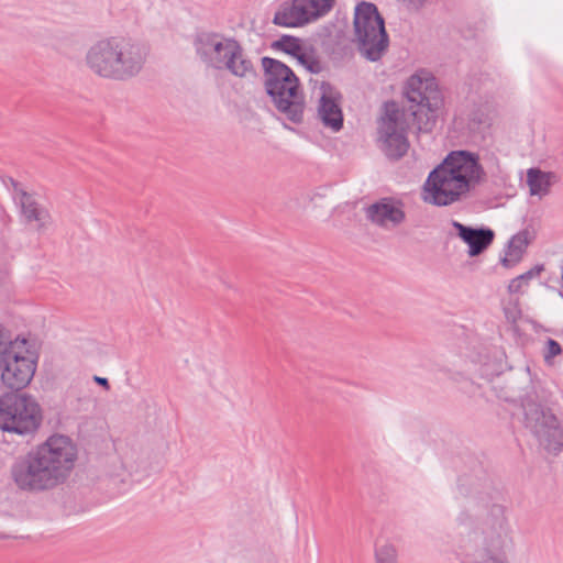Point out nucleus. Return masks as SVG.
<instances>
[{"instance_id": "obj_1", "label": "nucleus", "mask_w": 563, "mask_h": 563, "mask_svg": "<svg viewBox=\"0 0 563 563\" xmlns=\"http://www.w3.org/2000/svg\"><path fill=\"white\" fill-rule=\"evenodd\" d=\"M77 454L69 437L53 434L14 461L10 470L12 481L26 493L52 490L70 475Z\"/></svg>"}, {"instance_id": "obj_2", "label": "nucleus", "mask_w": 563, "mask_h": 563, "mask_svg": "<svg viewBox=\"0 0 563 563\" xmlns=\"http://www.w3.org/2000/svg\"><path fill=\"white\" fill-rule=\"evenodd\" d=\"M476 503L468 500L466 510L461 512L459 521L465 526L462 532L460 550L464 563H508L507 549L511 544L510 529L501 505H488L485 500V514L476 510Z\"/></svg>"}, {"instance_id": "obj_3", "label": "nucleus", "mask_w": 563, "mask_h": 563, "mask_svg": "<svg viewBox=\"0 0 563 563\" xmlns=\"http://www.w3.org/2000/svg\"><path fill=\"white\" fill-rule=\"evenodd\" d=\"M147 58L146 47L137 41L111 36L93 43L85 62L90 71L103 79L128 81L143 69Z\"/></svg>"}, {"instance_id": "obj_4", "label": "nucleus", "mask_w": 563, "mask_h": 563, "mask_svg": "<svg viewBox=\"0 0 563 563\" xmlns=\"http://www.w3.org/2000/svg\"><path fill=\"white\" fill-rule=\"evenodd\" d=\"M484 174L475 154L456 151L429 174L424 188L431 195V203L449 206L478 185Z\"/></svg>"}, {"instance_id": "obj_5", "label": "nucleus", "mask_w": 563, "mask_h": 563, "mask_svg": "<svg viewBox=\"0 0 563 563\" xmlns=\"http://www.w3.org/2000/svg\"><path fill=\"white\" fill-rule=\"evenodd\" d=\"M264 86L276 109L294 123L303 118L305 98L298 77L286 64L272 57H263Z\"/></svg>"}, {"instance_id": "obj_6", "label": "nucleus", "mask_w": 563, "mask_h": 563, "mask_svg": "<svg viewBox=\"0 0 563 563\" xmlns=\"http://www.w3.org/2000/svg\"><path fill=\"white\" fill-rule=\"evenodd\" d=\"M353 25L358 53L369 62H378L388 51L389 36L377 7L360 2L354 10Z\"/></svg>"}, {"instance_id": "obj_7", "label": "nucleus", "mask_w": 563, "mask_h": 563, "mask_svg": "<svg viewBox=\"0 0 563 563\" xmlns=\"http://www.w3.org/2000/svg\"><path fill=\"white\" fill-rule=\"evenodd\" d=\"M25 338H13L11 331L0 324V376L11 393H21L32 380L36 363L22 355Z\"/></svg>"}, {"instance_id": "obj_8", "label": "nucleus", "mask_w": 563, "mask_h": 563, "mask_svg": "<svg viewBox=\"0 0 563 563\" xmlns=\"http://www.w3.org/2000/svg\"><path fill=\"white\" fill-rule=\"evenodd\" d=\"M43 420L37 401L25 393H4L0 396V429L27 435L34 433Z\"/></svg>"}, {"instance_id": "obj_9", "label": "nucleus", "mask_w": 563, "mask_h": 563, "mask_svg": "<svg viewBox=\"0 0 563 563\" xmlns=\"http://www.w3.org/2000/svg\"><path fill=\"white\" fill-rule=\"evenodd\" d=\"M522 409L526 429L547 452L558 455L563 449V428L558 417L529 396L522 400Z\"/></svg>"}, {"instance_id": "obj_10", "label": "nucleus", "mask_w": 563, "mask_h": 563, "mask_svg": "<svg viewBox=\"0 0 563 563\" xmlns=\"http://www.w3.org/2000/svg\"><path fill=\"white\" fill-rule=\"evenodd\" d=\"M383 111V115L378 120V140L384 154L391 161H398L406 155L409 148L408 124L404 120V112L395 101L385 102Z\"/></svg>"}, {"instance_id": "obj_11", "label": "nucleus", "mask_w": 563, "mask_h": 563, "mask_svg": "<svg viewBox=\"0 0 563 563\" xmlns=\"http://www.w3.org/2000/svg\"><path fill=\"white\" fill-rule=\"evenodd\" d=\"M405 96L411 103V114L416 119H420L422 114L427 117L428 121L435 118L437 111L443 103L434 77L411 76L406 84Z\"/></svg>"}, {"instance_id": "obj_12", "label": "nucleus", "mask_w": 563, "mask_h": 563, "mask_svg": "<svg viewBox=\"0 0 563 563\" xmlns=\"http://www.w3.org/2000/svg\"><path fill=\"white\" fill-rule=\"evenodd\" d=\"M236 41L218 32L201 31L194 36L192 46L206 68L217 70Z\"/></svg>"}, {"instance_id": "obj_13", "label": "nucleus", "mask_w": 563, "mask_h": 563, "mask_svg": "<svg viewBox=\"0 0 563 563\" xmlns=\"http://www.w3.org/2000/svg\"><path fill=\"white\" fill-rule=\"evenodd\" d=\"M401 200L384 197L365 209V216L373 224L383 229H394L402 224L406 220Z\"/></svg>"}, {"instance_id": "obj_14", "label": "nucleus", "mask_w": 563, "mask_h": 563, "mask_svg": "<svg viewBox=\"0 0 563 563\" xmlns=\"http://www.w3.org/2000/svg\"><path fill=\"white\" fill-rule=\"evenodd\" d=\"M217 70H225L234 77L247 80L255 79L258 76L254 63L239 41L229 51Z\"/></svg>"}, {"instance_id": "obj_15", "label": "nucleus", "mask_w": 563, "mask_h": 563, "mask_svg": "<svg viewBox=\"0 0 563 563\" xmlns=\"http://www.w3.org/2000/svg\"><path fill=\"white\" fill-rule=\"evenodd\" d=\"M452 227L457 236L467 244L471 257L481 255L494 242L495 233L489 228H472L453 220Z\"/></svg>"}, {"instance_id": "obj_16", "label": "nucleus", "mask_w": 563, "mask_h": 563, "mask_svg": "<svg viewBox=\"0 0 563 563\" xmlns=\"http://www.w3.org/2000/svg\"><path fill=\"white\" fill-rule=\"evenodd\" d=\"M313 22L303 0H286L275 12L273 23L278 26L297 27Z\"/></svg>"}, {"instance_id": "obj_17", "label": "nucleus", "mask_w": 563, "mask_h": 563, "mask_svg": "<svg viewBox=\"0 0 563 563\" xmlns=\"http://www.w3.org/2000/svg\"><path fill=\"white\" fill-rule=\"evenodd\" d=\"M318 114L322 123L333 131H340L343 126V114L339 101L332 96V87L329 82L321 84Z\"/></svg>"}, {"instance_id": "obj_18", "label": "nucleus", "mask_w": 563, "mask_h": 563, "mask_svg": "<svg viewBox=\"0 0 563 563\" xmlns=\"http://www.w3.org/2000/svg\"><path fill=\"white\" fill-rule=\"evenodd\" d=\"M16 201L27 223L35 222L37 230H43L46 227L49 220V213L45 208L40 206L33 195L27 191H21V197Z\"/></svg>"}, {"instance_id": "obj_19", "label": "nucleus", "mask_w": 563, "mask_h": 563, "mask_svg": "<svg viewBox=\"0 0 563 563\" xmlns=\"http://www.w3.org/2000/svg\"><path fill=\"white\" fill-rule=\"evenodd\" d=\"M532 239L533 236L528 230H521L516 233L508 242L505 256L501 258L503 266L511 268L517 265L522 260Z\"/></svg>"}, {"instance_id": "obj_20", "label": "nucleus", "mask_w": 563, "mask_h": 563, "mask_svg": "<svg viewBox=\"0 0 563 563\" xmlns=\"http://www.w3.org/2000/svg\"><path fill=\"white\" fill-rule=\"evenodd\" d=\"M558 176L553 172H544L540 168H529L527 172V184L531 196H547Z\"/></svg>"}, {"instance_id": "obj_21", "label": "nucleus", "mask_w": 563, "mask_h": 563, "mask_svg": "<svg viewBox=\"0 0 563 563\" xmlns=\"http://www.w3.org/2000/svg\"><path fill=\"white\" fill-rule=\"evenodd\" d=\"M544 271V266L542 264H538L533 266L528 272L517 276L516 278L511 279L508 285V291L510 294H520L522 292L523 287L529 285V282L541 274V272Z\"/></svg>"}, {"instance_id": "obj_22", "label": "nucleus", "mask_w": 563, "mask_h": 563, "mask_svg": "<svg viewBox=\"0 0 563 563\" xmlns=\"http://www.w3.org/2000/svg\"><path fill=\"white\" fill-rule=\"evenodd\" d=\"M272 48L282 51L295 58L302 51L300 40L291 35H283L279 40L272 43Z\"/></svg>"}, {"instance_id": "obj_23", "label": "nucleus", "mask_w": 563, "mask_h": 563, "mask_svg": "<svg viewBox=\"0 0 563 563\" xmlns=\"http://www.w3.org/2000/svg\"><path fill=\"white\" fill-rule=\"evenodd\" d=\"M303 3L312 21H316L332 10L335 0H303Z\"/></svg>"}, {"instance_id": "obj_24", "label": "nucleus", "mask_w": 563, "mask_h": 563, "mask_svg": "<svg viewBox=\"0 0 563 563\" xmlns=\"http://www.w3.org/2000/svg\"><path fill=\"white\" fill-rule=\"evenodd\" d=\"M298 63L302 65L311 74H319L323 70V66L319 58L314 55L313 49H302L296 57Z\"/></svg>"}, {"instance_id": "obj_25", "label": "nucleus", "mask_w": 563, "mask_h": 563, "mask_svg": "<svg viewBox=\"0 0 563 563\" xmlns=\"http://www.w3.org/2000/svg\"><path fill=\"white\" fill-rule=\"evenodd\" d=\"M376 563H398V553L393 544L386 543L375 550Z\"/></svg>"}, {"instance_id": "obj_26", "label": "nucleus", "mask_w": 563, "mask_h": 563, "mask_svg": "<svg viewBox=\"0 0 563 563\" xmlns=\"http://www.w3.org/2000/svg\"><path fill=\"white\" fill-rule=\"evenodd\" d=\"M562 353L561 345L553 339H549L547 341V352L544 354L545 360L548 361L551 357H554Z\"/></svg>"}, {"instance_id": "obj_27", "label": "nucleus", "mask_w": 563, "mask_h": 563, "mask_svg": "<svg viewBox=\"0 0 563 563\" xmlns=\"http://www.w3.org/2000/svg\"><path fill=\"white\" fill-rule=\"evenodd\" d=\"M509 305H511V307L508 306L504 308L506 319L510 322H516L520 317V310L517 308L518 303L516 301L514 303L510 302Z\"/></svg>"}, {"instance_id": "obj_28", "label": "nucleus", "mask_w": 563, "mask_h": 563, "mask_svg": "<svg viewBox=\"0 0 563 563\" xmlns=\"http://www.w3.org/2000/svg\"><path fill=\"white\" fill-rule=\"evenodd\" d=\"M470 128L475 129L476 126H479L484 123V113L481 111H473L470 118Z\"/></svg>"}, {"instance_id": "obj_29", "label": "nucleus", "mask_w": 563, "mask_h": 563, "mask_svg": "<svg viewBox=\"0 0 563 563\" xmlns=\"http://www.w3.org/2000/svg\"><path fill=\"white\" fill-rule=\"evenodd\" d=\"M7 185L10 186V188L13 190L14 192V199L18 200L20 197H21V191H25L22 187H21V184L19 181H16L15 179H13L12 177H9L8 178V183H5Z\"/></svg>"}, {"instance_id": "obj_30", "label": "nucleus", "mask_w": 563, "mask_h": 563, "mask_svg": "<svg viewBox=\"0 0 563 563\" xmlns=\"http://www.w3.org/2000/svg\"><path fill=\"white\" fill-rule=\"evenodd\" d=\"M405 1L407 2V7L410 10L418 11L424 5L427 0H405Z\"/></svg>"}, {"instance_id": "obj_31", "label": "nucleus", "mask_w": 563, "mask_h": 563, "mask_svg": "<svg viewBox=\"0 0 563 563\" xmlns=\"http://www.w3.org/2000/svg\"><path fill=\"white\" fill-rule=\"evenodd\" d=\"M93 380H95L98 385H100V386L104 387L106 389H109V388H110L109 380H108V378H106V377L95 376V377H93Z\"/></svg>"}, {"instance_id": "obj_32", "label": "nucleus", "mask_w": 563, "mask_h": 563, "mask_svg": "<svg viewBox=\"0 0 563 563\" xmlns=\"http://www.w3.org/2000/svg\"><path fill=\"white\" fill-rule=\"evenodd\" d=\"M0 211H3L2 207L0 206Z\"/></svg>"}, {"instance_id": "obj_33", "label": "nucleus", "mask_w": 563, "mask_h": 563, "mask_svg": "<svg viewBox=\"0 0 563 563\" xmlns=\"http://www.w3.org/2000/svg\"><path fill=\"white\" fill-rule=\"evenodd\" d=\"M1 538H4V536L0 534V539H1Z\"/></svg>"}]
</instances>
